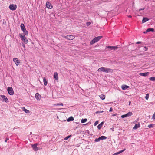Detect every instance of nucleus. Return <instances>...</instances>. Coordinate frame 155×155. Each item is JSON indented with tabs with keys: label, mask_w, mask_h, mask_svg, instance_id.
I'll return each mask as SVG.
<instances>
[{
	"label": "nucleus",
	"mask_w": 155,
	"mask_h": 155,
	"mask_svg": "<svg viewBox=\"0 0 155 155\" xmlns=\"http://www.w3.org/2000/svg\"><path fill=\"white\" fill-rule=\"evenodd\" d=\"M97 71L99 72H102L105 73H109L112 72L113 70L105 67H101L98 69Z\"/></svg>",
	"instance_id": "1"
},
{
	"label": "nucleus",
	"mask_w": 155,
	"mask_h": 155,
	"mask_svg": "<svg viewBox=\"0 0 155 155\" xmlns=\"http://www.w3.org/2000/svg\"><path fill=\"white\" fill-rule=\"evenodd\" d=\"M7 91L8 94L10 95H12L14 94V91L12 87H8L7 88Z\"/></svg>",
	"instance_id": "2"
},
{
	"label": "nucleus",
	"mask_w": 155,
	"mask_h": 155,
	"mask_svg": "<svg viewBox=\"0 0 155 155\" xmlns=\"http://www.w3.org/2000/svg\"><path fill=\"white\" fill-rule=\"evenodd\" d=\"M8 8L12 11H14L16 9L17 5L15 4H10Z\"/></svg>",
	"instance_id": "3"
},
{
	"label": "nucleus",
	"mask_w": 155,
	"mask_h": 155,
	"mask_svg": "<svg viewBox=\"0 0 155 155\" xmlns=\"http://www.w3.org/2000/svg\"><path fill=\"white\" fill-rule=\"evenodd\" d=\"M132 115V113L131 112H129L128 113L126 114L123 115L121 116V117L124 118L126 117H128L130 116H131Z\"/></svg>",
	"instance_id": "4"
},
{
	"label": "nucleus",
	"mask_w": 155,
	"mask_h": 155,
	"mask_svg": "<svg viewBox=\"0 0 155 155\" xmlns=\"http://www.w3.org/2000/svg\"><path fill=\"white\" fill-rule=\"evenodd\" d=\"M0 96L2 98V101H5V103L8 102V100L6 96L4 95H0Z\"/></svg>",
	"instance_id": "5"
},
{
	"label": "nucleus",
	"mask_w": 155,
	"mask_h": 155,
	"mask_svg": "<svg viewBox=\"0 0 155 155\" xmlns=\"http://www.w3.org/2000/svg\"><path fill=\"white\" fill-rule=\"evenodd\" d=\"M37 146V143L32 144L31 145L34 151H37L38 150V148Z\"/></svg>",
	"instance_id": "6"
},
{
	"label": "nucleus",
	"mask_w": 155,
	"mask_h": 155,
	"mask_svg": "<svg viewBox=\"0 0 155 155\" xmlns=\"http://www.w3.org/2000/svg\"><path fill=\"white\" fill-rule=\"evenodd\" d=\"M46 8H49V9H51L53 7L52 5H51V4L48 1H47L46 2Z\"/></svg>",
	"instance_id": "7"
},
{
	"label": "nucleus",
	"mask_w": 155,
	"mask_h": 155,
	"mask_svg": "<svg viewBox=\"0 0 155 155\" xmlns=\"http://www.w3.org/2000/svg\"><path fill=\"white\" fill-rule=\"evenodd\" d=\"M13 61L15 63V64H16V66L20 64V62H19V61L18 60L17 58H15L13 59Z\"/></svg>",
	"instance_id": "8"
},
{
	"label": "nucleus",
	"mask_w": 155,
	"mask_h": 155,
	"mask_svg": "<svg viewBox=\"0 0 155 155\" xmlns=\"http://www.w3.org/2000/svg\"><path fill=\"white\" fill-rule=\"evenodd\" d=\"M139 75L141 76L146 77L148 76L149 73L148 72L145 73H139Z\"/></svg>",
	"instance_id": "9"
},
{
	"label": "nucleus",
	"mask_w": 155,
	"mask_h": 155,
	"mask_svg": "<svg viewBox=\"0 0 155 155\" xmlns=\"http://www.w3.org/2000/svg\"><path fill=\"white\" fill-rule=\"evenodd\" d=\"M107 48L110 49L111 50H115L118 47L117 46H106Z\"/></svg>",
	"instance_id": "10"
},
{
	"label": "nucleus",
	"mask_w": 155,
	"mask_h": 155,
	"mask_svg": "<svg viewBox=\"0 0 155 155\" xmlns=\"http://www.w3.org/2000/svg\"><path fill=\"white\" fill-rule=\"evenodd\" d=\"M154 29L153 28H149L147 29L146 31L143 32L144 34H147V33L149 32H153Z\"/></svg>",
	"instance_id": "11"
},
{
	"label": "nucleus",
	"mask_w": 155,
	"mask_h": 155,
	"mask_svg": "<svg viewBox=\"0 0 155 155\" xmlns=\"http://www.w3.org/2000/svg\"><path fill=\"white\" fill-rule=\"evenodd\" d=\"M99 40H98L96 39H93L90 42V45H93L96 42H97Z\"/></svg>",
	"instance_id": "12"
},
{
	"label": "nucleus",
	"mask_w": 155,
	"mask_h": 155,
	"mask_svg": "<svg viewBox=\"0 0 155 155\" xmlns=\"http://www.w3.org/2000/svg\"><path fill=\"white\" fill-rule=\"evenodd\" d=\"M140 127V124L139 123L138 124H136L135 125L134 127H133V129L134 130H136Z\"/></svg>",
	"instance_id": "13"
},
{
	"label": "nucleus",
	"mask_w": 155,
	"mask_h": 155,
	"mask_svg": "<svg viewBox=\"0 0 155 155\" xmlns=\"http://www.w3.org/2000/svg\"><path fill=\"white\" fill-rule=\"evenodd\" d=\"M121 88H122V89H123V90H125L129 88V87L126 85H123L122 86Z\"/></svg>",
	"instance_id": "14"
},
{
	"label": "nucleus",
	"mask_w": 155,
	"mask_h": 155,
	"mask_svg": "<svg viewBox=\"0 0 155 155\" xmlns=\"http://www.w3.org/2000/svg\"><path fill=\"white\" fill-rule=\"evenodd\" d=\"M125 150H126L125 148L122 150H121L118 151V152H117L113 154V155H117L119 154H120L121 153H122V152H124V151Z\"/></svg>",
	"instance_id": "15"
},
{
	"label": "nucleus",
	"mask_w": 155,
	"mask_h": 155,
	"mask_svg": "<svg viewBox=\"0 0 155 155\" xmlns=\"http://www.w3.org/2000/svg\"><path fill=\"white\" fill-rule=\"evenodd\" d=\"M54 79L56 80H58V73L56 72H55L54 73Z\"/></svg>",
	"instance_id": "16"
},
{
	"label": "nucleus",
	"mask_w": 155,
	"mask_h": 155,
	"mask_svg": "<svg viewBox=\"0 0 155 155\" xmlns=\"http://www.w3.org/2000/svg\"><path fill=\"white\" fill-rule=\"evenodd\" d=\"M74 37L72 35H69L68 36V40H72L74 39Z\"/></svg>",
	"instance_id": "17"
},
{
	"label": "nucleus",
	"mask_w": 155,
	"mask_h": 155,
	"mask_svg": "<svg viewBox=\"0 0 155 155\" xmlns=\"http://www.w3.org/2000/svg\"><path fill=\"white\" fill-rule=\"evenodd\" d=\"M149 20L148 18L146 17H144L143 18V20H142V23H143Z\"/></svg>",
	"instance_id": "18"
},
{
	"label": "nucleus",
	"mask_w": 155,
	"mask_h": 155,
	"mask_svg": "<svg viewBox=\"0 0 155 155\" xmlns=\"http://www.w3.org/2000/svg\"><path fill=\"white\" fill-rule=\"evenodd\" d=\"M104 122H102L100 124H98L97 126V128L99 129H100L101 128L102 126L103 125Z\"/></svg>",
	"instance_id": "19"
},
{
	"label": "nucleus",
	"mask_w": 155,
	"mask_h": 155,
	"mask_svg": "<svg viewBox=\"0 0 155 155\" xmlns=\"http://www.w3.org/2000/svg\"><path fill=\"white\" fill-rule=\"evenodd\" d=\"M20 37H21V39H26L25 36V35L22 34H20Z\"/></svg>",
	"instance_id": "20"
},
{
	"label": "nucleus",
	"mask_w": 155,
	"mask_h": 155,
	"mask_svg": "<svg viewBox=\"0 0 155 155\" xmlns=\"http://www.w3.org/2000/svg\"><path fill=\"white\" fill-rule=\"evenodd\" d=\"M24 33L25 35H28V31L26 29H22L21 30Z\"/></svg>",
	"instance_id": "21"
},
{
	"label": "nucleus",
	"mask_w": 155,
	"mask_h": 155,
	"mask_svg": "<svg viewBox=\"0 0 155 155\" xmlns=\"http://www.w3.org/2000/svg\"><path fill=\"white\" fill-rule=\"evenodd\" d=\"M105 96L104 94H101L100 95L99 97L102 100H104L105 99Z\"/></svg>",
	"instance_id": "22"
},
{
	"label": "nucleus",
	"mask_w": 155,
	"mask_h": 155,
	"mask_svg": "<svg viewBox=\"0 0 155 155\" xmlns=\"http://www.w3.org/2000/svg\"><path fill=\"white\" fill-rule=\"evenodd\" d=\"M74 120V118L72 117H70L67 119V121L69 122L70 121H73Z\"/></svg>",
	"instance_id": "23"
},
{
	"label": "nucleus",
	"mask_w": 155,
	"mask_h": 155,
	"mask_svg": "<svg viewBox=\"0 0 155 155\" xmlns=\"http://www.w3.org/2000/svg\"><path fill=\"white\" fill-rule=\"evenodd\" d=\"M40 97V95L38 93H36L35 94V98L36 99H39V97Z\"/></svg>",
	"instance_id": "24"
},
{
	"label": "nucleus",
	"mask_w": 155,
	"mask_h": 155,
	"mask_svg": "<svg viewBox=\"0 0 155 155\" xmlns=\"http://www.w3.org/2000/svg\"><path fill=\"white\" fill-rule=\"evenodd\" d=\"M23 111H24L26 113V114L29 113V111L25 109L24 107H23Z\"/></svg>",
	"instance_id": "25"
},
{
	"label": "nucleus",
	"mask_w": 155,
	"mask_h": 155,
	"mask_svg": "<svg viewBox=\"0 0 155 155\" xmlns=\"http://www.w3.org/2000/svg\"><path fill=\"white\" fill-rule=\"evenodd\" d=\"M43 79L44 84L45 86H46L47 84V82L46 81V80L45 78H43Z\"/></svg>",
	"instance_id": "26"
},
{
	"label": "nucleus",
	"mask_w": 155,
	"mask_h": 155,
	"mask_svg": "<svg viewBox=\"0 0 155 155\" xmlns=\"http://www.w3.org/2000/svg\"><path fill=\"white\" fill-rule=\"evenodd\" d=\"M98 138L102 140H106V137L105 136H102L99 137Z\"/></svg>",
	"instance_id": "27"
},
{
	"label": "nucleus",
	"mask_w": 155,
	"mask_h": 155,
	"mask_svg": "<svg viewBox=\"0 0 155 155\" xmlns=\"http://www.w3.org/2000/svg\"><path fill=\"white\" fill-rule=\"evenodd\" d=\"M87 118L82 119L81 120V122L82 123H84L87 121Z\"/></svg>",
	"instance_id": "28"
},
{
	"label": "nucleus",
	"mask_w": 155,
	"mask_h": 155,
	"mask_svg": "<svg viewBox=\"0 0 155 155\" xmlns=\"http://www.w3.org/2000/svg\"><path fill=\"white\" fill-rule=\"evenodd\" d=\"M53 105H54V106H63V104L62 103L60 102L58 103L54 104H53Z\"/></svg>",
	"instance_id": "29"
},
{
	"label": "nucleus",
	"mask_w": 155,
	"mask_h": 155,
	"mask_svg": "<svg viewBox=\"0 0 155 155\" xmlns=\"http://www.w3.org/2000/svg\"><path fill=\"white\" fill-rule=\"evenodd\" d=\"M21 29H26L25 28V25L23 24L22 23L21 25Z\"/></svg>",
	"instance_id": "30"
},
{
	"label": "nucleus",
	"mask_w": 155,
	"mask_h": 155,
	"mask_svg": "<svg viewBox=\"0 0 155 155\" xmlns=\"http://www.w3.org/2000/svg\"><path fill=\"white\" fill-rule=\"evenodd\" d=\"M22 41H23L24 42L25 44H27L28 42V41L27 39H21Z\"/></svg>",
	"instance_id": "31"
},
{
	"label": "nucleus",
	"mask_w": 155,
	"mask_h": 155,
	"mask_svg": "<svg viewBox=\"0 0 155 155\" xmlns=\"http://www.w3.org/2000/svg\"><path fill=\"white\" fill-rule=\"evenodd\" d=\"M69 36V35H64L62 36V37L67 39V38H68V36Z\"/></svg>",
	"instance_id": "32"
},
{
	"label": "nucleus",
	"mask_w": 155,
	"mask_h": 155,
	"mask_svg": "<svg viewBox=\"0 0 155 155\" xmlns=\"http://www.w3.org/2000/svg\"><path fill=\"white\" fill-rule=\"evenodd\" d=\"M102 36H98L97 37H96L95 38H94V39H96L97 40H99L100 39H101L102 38Z\"/></svg>",
	"instance_id": "33"
},
{
	"label": "nucleus",
	"mask_w": 155,
	"mask_h": 155,
	"mask_svg": "<svg viewBox=\"0 0 155 155\" xmlns=\"http://www.w3.org/2000/svg\"><path fill=\"white\" fill-rule=\"evenodd\" d=\"M71 136V135H70L66 137H65V138H64V140H68L69 139V138Z\"/></svg>",
	"instance_id": "34"
},
{
	"label": "nucleus",
	"mask_w": 155,
	"mask_h": 155,
	"mask_svg": "<svg viewBox=\"0 0 155 155\" xmlns=\"http://www.w3.org/2000/svg\"><path fill=\"white\" fill-rule=\"evenodd\" d=\"M100 140H102L98 138H96V139H95V140H94V141H95V142H98L100 141Z\"/></svg>",
	"instance_id": "35"
},
{
	"label": "nucleus",
	"mask_w": 155,
	"mask_h": 155,
	"mask_svg": "<svg viewBox=\"0 0 155 155\" xmlns=\"http://www.w3.org/2000/svg\"><path fill=\"white\" fill-rule=\"evenodd\" d=\"M149 80H150V81H154L155 80V77H151L150 78Z\"/></svg>",
	"instance_id": "36"
},
{
	"label": "nucleus",
	"mask_w": 155,
	"mask_h": 155,
	"mask_svg": "<svg viewBox=\"0 0 155 155\" xmlns=\"http://www.w3.org/2000/svg\"><path fill=\"white\" fill-rule=\"evenodd\" d=\"M145 99L146 100H147L148 99V98H149V94H146V96H145Z\"/></svg>",
	"instance_id": "37"
},
{
	"label": "nucleus",
	"mask_w": 155,
	"mask_h": 155,
	"mask_svg": "<svg viewBox=\"0 0 155 155\" xmlns=\"http://www.w3.org/2000/svg\"><path fill=\"white\" fill-rule=\"evenodd\" d=\"M153 125L152 124H150L147 126V127H148L149 128H153V126H152Z\"/></svg>",
	"instance_id": "38"
},
{
	"label": "nucleus",
	"mask_w": 155,
	"mask_h": 155,
	"mask_svg": "<svg viewBox=\"0 0 155 155\" xmlns=\"http://www.w3.org/2000/svg\"><path fill=\"white\" fill-rule=\"evenodd\" d=\"M98 124V121H96V122L94 123V126H96L97 124Z\"/></svg>",
	"instance_id": "39"
},
{
	"label": "nucleus",
	"mask_w": 155,
	"mask_h": 155,
	"mask_svg": "<svg viewBox=\"0 0 155 155\" xmlns=\"http://www.w3.org/2000/svg\"><path fill=\"white\" fill-rule=\"evenodd\" d=\"M91 24V23L89 22H87L86 23V25H87V26H88L90 25Z\"/></svg>",
	"instance_id": "40"
},
{
	"label": "nucleus",
	"mask_w": 155,
	"mask_h": 155,
	"mask_svg": "<svg viewBox=\"0 0 155 155\" xmlns=\"http://www.w3.org/2000/svg\"><path fill=\"white\" fill-rule=\"evenodd\" d=\"M143 50L144 51H146L147 50V48L146 47V46H145L144 47Z\"/></svg>",
	"instance_id": "41"
},
{
	"label": "nucleus",
	"mask_w": 155,
	"mask_h": 155,
	"mask_svg": "<svg viewBox=\"0 0 155 155\" xmlns=\"http://www.w3.org/2000/svg\"><path fill=\"white\" fill-rule=\"evenodd\" d=\"M152 118H153V120L155 119V114H153V117H152Z\"/></svg>",
	"instance_id": "42"
},
{
	"label": "nucleus",
	"mask_w": 155,
	"mask_h": 155,
	"mask_svg": "<svg viewBox=\"0 0 155 155\" xmlns=\"http://www.w3.org/2000/svg\"><path fill=\"white\" fill-rule=\"evenodd\" d=\"M112 108L111 107L109 109V112H112Z\"/></svg>",
	"instance_id": "43"
},
{
	"label": "nucleus",
	"mask_w": 155,
	"mask_h": 155,
	"mask_svg": "<svg viewBox=\"0 0 155 155\" xmlns=\"http://www.w3.org/2000/svg\"><path fill=\"white\" fill-rule=\"evenodd\" d=\"M144 8H140L139 9V11H140L141 10H143Z\"/></svg>",
	"instance_id": "44"
},
{
	"label": "nucleus",
	"mask_w": 155,
	"mask_h": 155,
	"mask_svg": "<svg viewBox=\"0 0 155 155\" xmlns=\"http://www.w3.org/2000/svg\"><path fill=\"white\" fill-rule=\"evenodd\" d=\"M141 43V42H136V44H139Z\"/></svg>",
	"instance_id": "45"
},
{
	"label": "nucleus",
	"mask_w": 155,
	"mask_h": 155,
	"mask_svg": "<svg viewBox=\"0 0 155 155\" xmlns=\"http://www.w3.org/2000/svg\"><path fill=\"white\" fill-rule=\"evenodd\" d=\"M22 46L23 47H25V45L24 44H22Z\"/></svg>",
	"instance_id": "46"
},
{
	"label": "nucleus",
	"mask_w": 155,
	"mask_h": 155,
	"mask_svg": "<svg viewBox=\"0 0 155 155\" xmlns=\"http://www.w3.org/2000/svg\"><path fill=\"white\" fill-rule=\"evenodd\" d=\"M128 17L129 18H131V16L130 15H128Z\"/></svg>",
	"instance_id": "47"
},
{
	"label": "nucleus",
	"mask_w": 155,
	"mask_h": 155,
	"mask_svg": "<svg viewBox=\"0 0 155 155\" xmlns=\"http://www.w3.org/2000/svg\"><path fill=\"white\" fill-rule=\"evenodd\" d=\"M130 103H131V102L129 101V105H130Z\"/></svg>",
	"instance_id": "48"
},
{
	"label": "nucleus",
	"mask_w": 155,
	"mask_h": 155,
	"mask_svg": "<svg viewBox=\"0 0 155 155\" xmlns=\"http://www.w3.org/2000/svg\"><path fill=\"white\" fill-rule=\"evenodd\" d=\"M155 114V111L154 113V114Z\"/></svg>",
	"instance_id": "49"
},
{
	"label": "nucleus",
	"mask_w": 155,
	"mask_h": 155,
	"mask_svg": "<svg viewBox=\"0 0 155 155\" xmlns=\"http://www.w3.org/2000/svg\"><path fill=\"white\" fill-rule=\"evenodd\" d=\"M96 113H98V112H96Z\"/></svg>",
	"instance_id": "50"
}]
</instances>
